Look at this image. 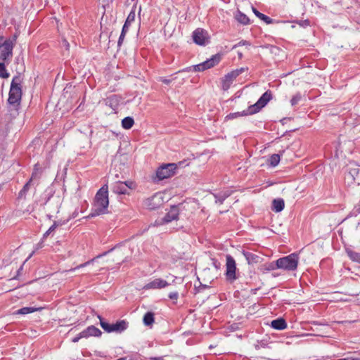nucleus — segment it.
<instances>
[{"label":"nucleus","mask_w":360,"mask_h":360,"mask_svg":"<svg viewBox=\"0 0 360 360\" xmlns=\"http://www.w3.org/2000/svg\"><path fill=\"white\" fill-rule=\"evenodd\" d=\"M34 252H35V250H34V251H33V252L31 253V255H30V257H32V256L34 255Z\"/></svg>","instance_id":"nucleus-56"},{"label":"nucleus","mask_w":360,"mask_h":360,"mask_svg":"<svg viewBox=\"0 0 360 360\" xmlns=\"http://www.w3.org/2000/svg\"><path fill=\"white\" fill-rule=\"evenodd\" d=\"M301 100V95L300 94H297L295 96H292V98L290 100L291 105L294 106L297 105L299 101Z\"/></svg>","instance_id":"nucleus-35"},{"label":"nucleus","mask_w":360,"mask_h":360,"mask_svg":"<svg viewBox=\"0 0 360 360\" xmlns=\"http://www.w3.org/2000/svg\"><path fill=\"white\" fill-rule=\"evenodd\" d=\"M129 326V323L125 320H120L114 323V332L121 333Z\"/></svg>","instance_id":"nucleus-19"},{"label":"nucleus","mask_w":360,"mask_h":360,"mask_svg":"<svg viewBox=\"0 0 360 360\" xmlns=\"http://www.w3.org/2000/svg\"><path fill=\"white\" fill-rule=\"evenodd\" d=\"M3 186L4 184H0V191H1Z\"/></svg>","instance_id":"nucleus-54"},{"label":"nucleus","mask_w":360,"mask_h":360,"mask_svg":"<svg viewBox=\"0 0 360 360\" xmlns=\"http://www.w3.org/2000/svg\"><path fill=\"white\" fill-rule=\"evenodd\" d=\"M235 18L238 22L243 25H248L250 23L249 18L240 11H238Z\"/></svg>","instance_id":"nucleus-26"},{"label":"nucleus","mask_w":360,"mask_h":360,"mask_svg":"<svg viewBox=\"0 0 360 360\" xmlns=\"http://www.w3.org/2000/svg\"><path fill=\"white\" fill-rule=\"evenodd\" d=\"M176 165L174 163L163 164L160 166L155 172V175L152 176L154 182H158L165 179H168L175 174Z\"/></svg>","instance_id":"nucleus-4"},{"label":"nucleus","mask_w":360,"mask_h":360,"mask_svg":"<svg viewBox=\"0 0 360 360\" xmlns=\"http://www.w3.org/2000/svg\"><path fill=\"white\" fill-rule=\"evenodd\" d=\"M243 255L249 264H257L260 262L261 257L255 253L243 251Z\"/></svg>","instance_id":"nucleus-18"},{"label":"nucleus","mask_w":360,"mask_h":360,"mask_svg":"<svg viewBox=\"0 0 360 360\" xmlns=\"http://www.w3.org/2000/svg\"><path fill=\"white\" fill-rule=\"evenodd\" d=\"M143 321L145 326H151L154 323V314L151 311L146 313Z\"/></svg>","instance_id":"nucleus-27"},{"label":"nucleus","mask_w":360,"mask_h":360,"mask_svg":"<svg viewBox=\"0 0 360 360\" xmlns=\"http://www.w3.org/2000/svg\"><path fill=\"white\" fill-rule=\"evenodd\" d=\"M272 98L271 91L268 90L264 92L258 101L253 105H250L253 113L258 112L262 108H264Z\"/></svg>","instance_id":"nucleus-9"},{"label":"nucleus","mask_w":360,"mask_h":360,"mask_svg":"<svg viewBox=\"0 0 360 360\" xmlns=\"http://www.w3.org/2000/svg\"><path fill=\"white\" fill-rule=\"evenodd\" d=\"M104 103L105 105H108L110 108H112V99H111L110 97L106 98L104 100Z\"/></svg>","instance_id":"nucleus-41"},{"label":"nucleus","mask_w":360,"mask_h":360,"mask_svg":"<svg viewBox=\"0 0 360 360\" xmlns=\"http://www.w3.org/2000/svg\"><path fill=\"white\" fill-rule=\"evenodd\" d=\"M52 232H49V229H48L43 235L42 240L46 238Z\"/></svg>","instance_id":"nucleus-48"},{"label":"nucleus","mask_w":360,"mask_h":360,"mask_svg":"<svg viewBox=\"0 0 360 360\" xmlns=\"http://www.w3.org/2000/svg\"><path fill=\"white\" fill-rule=\"evenodd\" d=\"M105 0H103V8L105 11L106 7L110 8L109 4H105Z\"/></svg>","instance_id":"nucleus-49"},{"label":"nucleus","mask_w":360,"mask_h":360,"mask_svg":"<svg viewBox=\"0 0 360 360\" xmlns=\"http://www.w3.org/2000/svg\"><path fill=\"white\" fill-rule=\"evenodd\" d=\"M56 211L57 212H58V205H56Z\"/></svg>","instance_id":"nucleus-55"},{"label":"nucleus","mask_w":360,"mask_h":360,"mask_svg":"<svg viewBox=\"0 0 360 360\" xmlns=\"http://www.w3.org/2000/svg\"><path fill=\"white\" fill-rule=\"evenodd\" d=\"M285 207L284 200L282 198L274 199L272 202V210L276 212H281Z\"/></svg>","instance_id":"nucleus-21"},{"label":"nucleus","mask_w":360,"mask_h":360,"mask_svg":"<svg viewBox=\"0 0 360 360\" xmlns=\"http://www.w3.org/2000/svg\"><path fill=\"white\" fill-rule=\"evenodd\" d=\"M163 203L162 194L155 193L153 196L147 198L144 202V205L149 210H155L160 207Z\"/></svg>","instance_id":"nucleus-11"},{"label":"nucleus","mask_w":360,"mask_h":360,"mask_svg":"<svg viewBox=\"0 0 360 360\" xmlns=\"http://www.w3.org/2000/svg\"><path fill=\"white\" fill-rule=\"evenodd\" d=\"M192 37L194 43L199 46H206L210 42L208 32L202 28H197L193 32Z\"/></svg>","instance_id":"nucleus-8"},{"label":"nucleus","mask_w":360,"mask_h":360,"mask_svg":"<svg viewBox=\"0 0 360 360\" xmlns=\"http://www.w3.org/2000/svg\"><path fill=\"white\" fill-rule=\"evenodd\" d=\"M221 59V56L219 53H217L214 56H212L210 58L206 60L205 61L195 65H193L191 67H189L186 69V71H190L191 70H193L195 72L198 71H204L205 70L210 69L211 68L214 67L216 65H217Z\"/></svg>","instance_id":"nucleus-6"},{"label":"nucleus","mask_w":360,"mask_h":360,"mask_svg":"<svg viewBox=\"0 0 360 360\" xmlns=\"http://www.w3.org/2000/svg\"><path fill=\"white\" fill-rule=\"evenodd\" d=\"M88 264H89V262H86V263H84V264H80L79 266H77V268H80V267L85 266H86Z\"/></svg>","instance_id":"nucleus-51"},{"label":"nucleus","mask_w":360,"mask_h":360,"mask_svg":"<svg viewBox=\"0 0 360 360\" xmlns=\"http://www.w3.org/2000/svg\"><path fill=\"white\" fill-rule=\"evenodd\" d=\"M169 283L162 278H155L150 282L146 283L143 289L145 290H150V289H162L167 287L169 285Z\"/></svg>","instance_id":"nucleus-15"},{"label":"nucleus","mask_w":360,"mask_h":360,"mask_svg":"<svg viewBox=\"0 0 360 360\" xmlns=\"http://www.w3.org/2000/svg\"><path fill=\"white\" fill-rule=\"evenodd\" d=\"M109 205L108 188L107 185L103 186L96 193L91 217L105 214Z\"/></svg>","instance_id":"nucleus-1"},{"label":"nucleus","mask_w":360,"mask_h":360,"mask_svg":"<svg viewBox=\"0 0 360 360\" xmlns=\"http://www.w3.org/2000/svg\"><path fill=\"white\" fill-rule=\"evenodd\" d=\"M247 68H240L239 69H236L228 74H226L222 81V87L224 90L228 89L231 84H232L233 81L239 76L241 73L247 70Z\"/></svg>","instance_id":"nucleus-10"},{"label":"nucleus","mask_w":360,"mask_h":360,"mask_svg":"<svg viewBox=\"0 0 360 360\" xmlns=\"http://www.w3.org/2000/svg\"><path fill=\"white\" fill-rule=\"evenodd\" d=\"M124 36H122V33H121L120 37H119V39H118V41H117V46H120L122 43V41H123V39H124Z\"/></svg>","instance_id":"nucleus-46"},{"label":"nucleus","mask_w":360,"mask_h":360,"mask_svg":"<svg viewBox=\"0 0 360 360\" xmlns=\"http://www.w3.org/2000/svg\"><path fill=\"white\" fill-rule=\"evenodd\" d=\"M13 55V44L10 41H5L0 48V60L6 62Z\"/></svg>","instance_id":"nucleus-13"},{"label":"nucleus","mask_w":360,"mask_h":360,"mask_svg":"<svg viewBox=\"0 0 360 360\" xmlns=\"http://www.w3.org/2000/svg\"><path fill=\"white\" fill-rule=\"evenodd\" d=\"M299 261L297 254L292 253L288 256L277 259V266L286 271H294L297 269Z\"/></svg>","instance_id":"nucleus-5"},{"label":"nucleus","mask_w":360,"mask_h":360,"mask_svg":"<svg viewBox=\"0 0 360 360\" xmlns=\"http://www.w3.org/2000/svg\"><path fill=\"white\" fill-rule=\"evenodd\" d=\"M252 12L254 13V14L258 18H259L261 20L264 21L266 24L269 25V24H271L273 22L274 20H273L272 18H271L270 17H269V16L262 13L261 12H259L255 7H252Z\"/></svg>","instance_id":"nucleus-22"},{"label":"nucleus","mask_w":360,"mask_h":360,"mask_svg":"<svg viewBox=\"0 0 360 360\" xmlns=\"http://www.w3.org/2000/svg\"><path fill=\"white\" fill-rule=\"evenodd\" d=\"M345 184L348 188H354L355 186H360V168L354 164L348 165L345 174ZM356 210L360 213V201L356 206Z\"/></svg>","instance_id":"nucleus-2"},{"label":"nucleus","mask_w":360,"mask_h":360,"mask_svg":"<svg viewBox=\"0 0 360 360\" xmlns=\"http://www.w3.org/2000/svg\"><path fill=\"white\" fill-rule=\"evenodd\" d=\"M64 44H65V46H66V47L68 49L69 47V43L66 40H64Z\"/></svg>","instance_id":"nucleus-52"},{"label":"nucleus","mask_w":360,"mask_h":360,"mask_svg":"<svg viewBox=\"0 0 360 360\" xmlns=\"http://www.w3.org/2000/svg\"><path fill=\"white\" fill-rule=\"evenodd\" d=\"M270 166L274 167L277 166L280 162V155L278 154H273L269 160Z\"/></svg>","instance_id":"nucleus-30"},{"label":"nucleus","mask_w":360,"mask_h":360,"mask_svg":"<svg viewBox=\"0 0 360 360\" xmlns=\"http://www.w3.org/2000/svg\"><path fill=\"white\" fill-rule=\"evenodd\" d=\"M349 360H360L359 358H349Z\"/></svg>","instance_id":"nucleus-53"},{"label":"nucleus","mask_w":360,"mask_h":360,"mask_svg":"<svg viewBox=\"0 0 360 360\" xmlns=\"http://www.w3.org/2000/svg\"><path fill=\"white\" fill-rule=\"evenodd\" d=\"M181 204L178 205H172L169 212L163 217L162 221L165 223H169L174 220H177L179 214Z\"/></svg>","instance_id":"nucleus-14"},{"label":"nucleus","mask_w":360,"mask_h":360,"mask_svg":"<svg viewBox=\"0 0 360 360\" xmlns=\"http://www.w3.org/2000/svg\"><path fill=\"white\" fill-rule=\"evenodd\" d=\"M101 333L102 332L100 329L94 326H90L82 331V335L84 336V338H88L91 336L99 337Z\"/></svg>","instance_id":"nucleus-16"},{"label":"nucleus","mask_w":360,"mask_h":360,"mask_svg":"<svg viewBox=\"0 0 360 360\" xmlns=\"http://www.w3.org/2000/svg\"><path fill=\"white\" fill-rule=\"evenodd\" d=\"M346 253L351 260L360 264V253L359 252H356L349 248H347Z\"/></svg>","instance_id":"nucleus-25"},{"label":"nucleus","mask_w":360,"mask_h":360,"mask_svg":"<svg viewBox=\"0 0 360 360\" xmlns=\"http://www.w3.org/2000/svg\"><path fill=\"white\" fill-rule=\"evenodd\" d=\"M168 296L169 299L176 301L179 298V293L177 292H171Z\"/></svg>","instance_id":"nucleus-39"},{"label":"nucleus","mask_w":360,"mask_h":360,"mask_svg":"<svg viewBox=\"0 0 360 360\" xmlns=\"http://www.w3.org/2000/svg\"><path fill=\"white\" fill-rule=\"evenodd\" d=\"M53 192L52 191V190H50V191L47 193V194L46 195V197H45V201L44 202V205H47V203L50 200L51 198L53 197Z\"/></svg>","instance_id":"nucleus-38"},{"label":"nucleus","mask_w":360,"mask_h":360,"mask_svg":"<svg viewBox=\"0 0 360 360\" xmlns=\"http://www.w3.org/2000/svg\"><path fill=\"white\" fill-rule=\"evenodd\" d=\"M231 195V193L227 191H222L218 193L214 194L215 198V202L219 205L223 204L224 201Z\"/></svg>","instance_id":"nucleus-23"},{"label":"nucleus","mask_w":360,"mask_h":360,"mask_svg":"<svg viewBox=\"0 0 360 360\" xmlns=\"http://www.w3.org/2000/svg\"><path fill=\"white\" fill-rule=\"evenodd\" d=\"M226 278L227 281L233 282L238 278L236 276V261L234 258L230 255H226Z\"/></svg>","instance_id":"nucleus-7"},{"label":"nucleus","mask_w":360,"mask_h":360,"mask_svg":"<svg viewBox=\"0 0 360 360\" xmlns=\"http://www.w3.org/2000/svg\"><path fill=\"white\" fill-rule=\"evenodd\" d=\"M238 56L239 59H241L243 56V53L240 51L238 52Z\"/></svg>","instance_id":"nucleus-50"},{"label":"nucleus","mask_w":360,"mask_h":360,"mask_svg":"<svg viewBox=\"0 0 360 360\" xmlns=\"http://www.w3.org/2000/svg\"><path fill=\"white\" fill-rule=\"evenodd\" d=\"M241 46H250V43L248 41H246V40H241L238 43H237L236 44L233 45V47H232V49H235L237 47Z\"/></svg>","instance_id":"nucleus-36"},{"label":"nucleus","mask_w":360,"mask_h":360,"mask_svg":"<svg viewBox=\"0 0 360 360\" xmlns=\"http://www.w3.org/2000/svg\"><path fill=\"white\" fill-rule=\"evenodd\" d=\"M9 77V74L7 72L5 64L4 62L0 63V77L1 78H8Z\"/></svg>","instance_id":"nucleus-32"},{"label":"nucleus","mask_w":360,"mask_h":360,"mask_svg":"<svg viewBox=\"0 0 360 360\" xmlns=\"http://www.w3.org/2000/svg\"><path fill=\"white\" fill-rule=\"evenodd\" d=\"M147 360H165L163 356L150 357Z\"/></svg>","instance_id":"nucleus-47"},{"label":"nucleus","mask_w":360,"mask_h":360,"mask_svg":"<svg viewBox=\"0 0 360 360\" xmlns=\"http://www.w3.org/2000/svg\"><path fill=\"white\" fill-rule=\"evenodd\" d=\"M101 327L107 332H112V324L108 323L104 321L101 317H99Z\"/></svg>","instance_id":"nucleus-31"},{"label":"nucleus","mask_w":360,"mask_h":360,"mask_svg":"<svg viewBox=\"0 0 360 360\" xmlns=\"http://www.w3.org/2000/svg\"><path fill=\"white\" fill-rule=\"evenodd\" d=\"M134 124V119L131 117H126L122 120V126L125 129H131Z\"/></svg>","instance_id":"nucleus-28"},{"label":"nucleus","mask_w":360,"mask_h":360,"mask_svg":"<svg viewBox=\"0 0 360 360\" xmlns=\"http://www.w3.org/2000/svg\"><path fill=\"white\" fill-rule=\"evenodd\" d=\"M276 264H277V260L267 264L266 265L265 269L267 271H274L277 269H279L278 266H277Z\"/></svg>","instance_id":"nucleus-34"},{"label":"nucleus","mask_w":360,"mask_h":360,"mask_svg":"<svg viewBox=\"0 0 360 360\" xmlns=\"http://www.w3.org/2000/svg\"><path fill=\"white\" fill-rule=\"evenodd\" d=\"M44 247V241L41 240L40 242H39L37 245H36V248H35V250H37L39 249H41Z\"/></svg>","instance_id":"nucleus-44"},{"label":"nucleus","mask_w":360,"mask_h":360,"mask_svg":"<svg viewBox=\"0 0 360 360\" xmlns=\"http://www.w3.org/2000/svg\"><path fill=\"white\" fill-rule=\"evenodd\" d=\"M39 179V176L38 175L37 172V171H34L32 173L31 177H30V179L28 181H31V183L32 184L33 181H34L36 179Z\"/></svg>","instance_id":"nucleus-40"},{"label":"nucleus","mask_w":360,"mask_h":360,"mask_svg":"<svg viewBox=\"0 0 360 360\" xmlns=\"http://www.w3.org/2000/svg\"><path fill=\"white\" fill-rule=\"evenodd\" d=\"M271 326L276 330H283L287 328V323L283 319L279 318L273 320L271 323Z\"/></svg>","instance_id":"nucleus-20"},{"label":"nucleus","mask_w":360,"mask_h":360,"mask_svg":"<svg viewBox=\"0 0 360 360\" xmlns=\"http://www.w3.org/2000/svg\"><path fill=\"white\" fill-rule=\"evenodd\" d=\"M253 111H252L251 108H250V106L246 109V110H244L241 112H231V113H229V115H227L225 117L226 120H233V119H236L239 117H242V116H248V115H253Z\"/></svg>","instance_id":"nucleus-17"},{"label":"nucleus","mask_w":360,"mask_h":360,"mask_svg":"<svg viewBox=\"0 0 360 360\" xmlns=\"http://www.w3.org/2000/svg\"><path fill=\"white\" fill-rule=\"evenodd\" d=\"M84 338V336L82 335V332L79 333L76 337L72 339L73 342H77L80 339Z\"/></svg>","instance_id":"nucleus-43"},{"label":"nucleus","mask_w":360,"mask_h":360,"mask_svg":"<svg viewBox=\"0 0 360 360\" xmlns=\"http://www.w3.org/2000/svg\"><path fill=\"white\" fill-rule=\"evenodd\" d=\"M162 83L169 84L171 82L170 79H166L165 77H161L160 79Z\"/></svg>","instance_id":"nucleus-45"},{"label":"nucleus","mask_w":360,"mask_h":360,"mask_svg":"<svg viewBox=\"0 0 360 360\" xmlns=\"http://www.w3.org/2000/svg\"><path fill=\"white\" fill-rule=\"evenodd\" d=\"M40 309H41V308H37V307H25L19 309L14 314L25 315V314H28L30 313H33V312L37 311Z\"/></svg>","instance_id":"nucleus-24"},{"label":"nucleus","mask_w":360,"mask_h":360,"mask_svg":"<svg viewBox=\"0 0 360 360\" xmlns=\"http://www.w3.org/2000/svg\"><path fill=\"white\" fill-rule=\"evenodd\" d=\"M32 186L31 181H28L18 193V198H25L26 194Z\"/></svg>","instance_id":"nucleus-29"},{"label":"nucleus","mask_w":360,"mask_h":360,"mask_svg":"<svg viewBox=\"0 0 360 360\" xmlns=\"http://www.w3.org/2000/svg\"><path fill=\"white\" fill-rule=\"evenodd\" d=\"M132 181H116L114 183V193L117 194H128L129 191L132 188Z\"/></svg>","instance_id":"nucleus-12"},{"label":"nucleus","mask_w":360,"mask_h":360,"mask_svg":"<svg viewBox=\"0 0 360 360\" xmlns=\"http://www.w3.org/2000/svg\"><path fill=\"white\" fill-rule=\"evenodd\" d=\"M60 225H62V223L60 221H55L52 226H51L50 228L49 229V232L53 233L56 230V229Z\"/></svg>","instance_id":"nucleus-37"},{"label":"nucleus","mask_w":360,"mask_h":360,"mask_svg":"<svg viewBox=\"0 0 360 360\" xmlns=\"http://www.w3.org/2000/svg\"><path fill=\"white\" fill-rule=\"evenodd\" d=\"M129 25L124 22V24L122 27V32H121V33H122V36H125L126 32H128V30H129Z\"/></svg>","instance_id":"nucleus-42"},{"label":"nucleus","mask_w":360,"mask_h":360,"mask_svg":"<svg viewBox=\"0 0 360 360\" xmlns=\"http://www.w3.org/2000/svg\"><path fill=\"white\" fill-rule=\"evenodd\" d=\"M21 79L20 76H15L11 82L8 94V103L11 105H19L22 98Z\"/></svg>","instance_id":"nucleus-3"},{"label":"nucleus","mask_w":360,"mask_h":360,"mask_svg":"<svg viewBox=\"0 0 360 360\" xmlns=\"http://www.w3.org/2000/svg\"><path fill=\"white\" fill-rule=\"evenodd\" d=\"M135 16H136V14H135V11L134 10H132L128 15L127 18V20L125 21V23L128 24V25H131V23L132 22L134 21L135 20Z\"/></svg>","instance_id":"nucleus-33"}]
</instances>
